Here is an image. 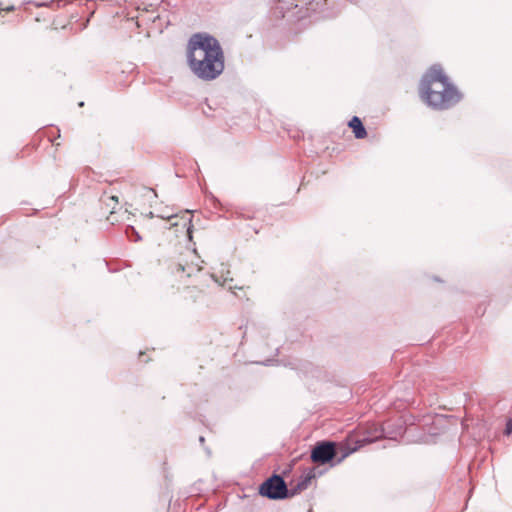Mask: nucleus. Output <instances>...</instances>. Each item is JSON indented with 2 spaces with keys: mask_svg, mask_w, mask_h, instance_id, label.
<instances>
[{
  "mask_svg": "<svg viewBox=\"0 0 512 512\" xmlns=\"http://www.w3.org/2000/svg\"><path fill=\"white\" fill-rule=\"evenodd\" d=\"M186 60L190 71L205 82L217 79L225 69V55L219 40L206 32L194 33L189 38Z\"/></svg>",
  "mask_w": 512,
  "mask_h": 512,
  "instance_id": "nucleus-1",
  "label": "nucleus"
},
{
  "mask_svg": "<svg viewBox=\"0 0 512 512\" xmlns=\"http://www.w3.org/2000/svg\"><path fill=\"white\" fill-rule=\"evenodd\" d=\"M419 92L423 101L434 110H447L463 97L458 88L450 82L440 64H433L422 76Z\"/></svg>",
  "mask_w": 512,
  "mask_h": 512,
  "instance_id": "nucleus-2",
  "label": "nucleus"
},
{
  "mask_svg": "<svg viewBox=\"0 0 512 512\" xmlns=\"http://www.w3.org/2000/svg\"><path fill=\"white\" fill-rule=\"evenodd\" d=\"M258 493L269 500H285L291 497L284 477L277 473H273L259 485Z\"/></svg>",
  "mask_w": 512,
  "mask_h": 512,
  "instance_id": "nucleus-3",
  "label": "nucleus"
},
{
  "mask_svg": "<svg viewBox=\"0 0 512 512\" xmlns=\"http://www.w3.org/2000/svg\"><path fill=\"white\" fill-rule=\"evenodd\" d=\"M338 455V443L330 440L316 442L310 451V460L316 465L336 466V457Z\"/></svg>",
  "mask_w": 512,
  "mask_h": 512,
  "instance_id": "nucleus-4",
  "label": "nucleus"
},
{
  "mask_svg": "<svg viewBox=\"0 0 512 512\" xmlns=\"http://www.w3.org/2000/svg\"><path fill=\"white\" fill-rule=\"evenodd\" d=\"M383 431H380L378 435L371 436L370 433H365L361 438L357 439L355 441V445L353 447H350L349 445H339L338 444V451H341V455L336 457V465L340 464L346 457H348L350 454L354 453L358 449L364 447L367 444L374 443L378 439L382 438Z\"/></svg>",
  "mask_w": 512,
  "mask_h": 512,
  "instance_id": "nucleus-5",
  "label": "nucleus"
},
{
  "mask_svg": "<svg viewBox=\"0 0 512 512\" xmlns=\"http://www.w3.org/2000/svg\"><path fill=\"white\" fill-rule=\"evenodd\" d=\"M383 431H380L378 435L371 436L370 433H365L361 438L357 439L355 441V445L353 447H350L349 445H339L338 444V451H341V455L336 457V465L340 464L346 457H348L350 454L354 453L358 449L364 447L367 444L374 443L378 439L382 438Z\"/></svg>",
  "mask_w": 512,
  "mask_h": 512,
  "instance_id": "nucleus-6",
  "label": "nucleus"
},
{
  "mask_svg": "<svg viewBox=\"0 0 512 512\" xmlns=\"http://www.w3.org/2000/svg\"><path fill=\"white\" fill-rule=\"evenodd\" d=\"M315 470L316 469L314 467H312V468H308L303 473V475L300 477V480L298 481L296 486L290 489L291 497L297 495L301 491L308 488L309 484L311 483V480L316 477Z\"/></svg>",
  "mask_w": 512,
  "mask_h": 512,
  "instance_id": "nucleus-7",
  "label": "nucleus"
},
{
  "mask_svg": "<svg viewBox=\"0 0 512 512\" xmlns=\"http://www.w3.org/2000/svg\"><path fill=\"white\" fill-rule=\"evenodd\" d=\"M348 126L352 129L355 138L363 139L367 136L366 128L359 117L353 116L349 121Z\"/></svg>",
  "mask_w": 512,
  "mask_h": 512,
  "instance_id": "nucleus-8",
  "label": "nucleus"
},
{
  "mask_svg": "<svg viewBox=\"0 0 512 512\" xmlns=\"http://www.w3.org/2000/svg\"><path fill=\"white\" fill-rule=\"evenodd\" d=\"M125 233L130 241L139 242L142 240V237L138 233V231L131 225H128L125 229Z\"/></svg>",
  "mask_w": 512,
  "mask_h": 512,
  "instance_id": "nucleus-9",
  "label": "nucleus"
},
{
  "mask_svg": "<svg viewBox=\"0 0 512 512\" xmlns=\"http://www.w3.org/2000/svg\"><path fill=\"white\" fill-rule=\"evenodd\" d=\"M512 433V418L508 419L505 426V434L510 435Z\"/></svg>",
  "mask_w": 512,
  "mask_h": 512,
  "instance_id": "nucleus-10",
  "label": "nucleus"
},
{
  "mask_svg": "<svg viewBox=\"0 0 512 512\" xmlns=\"http://www.w3.org/2000/svg\"><path fill=\"white\" fill-rule=\"evenodd\" d=\"M188 224H189V227L187 229V233H188L189 237H191V233H192V230H191L192 229V219L191 218L188 220Z\"/></svg>",
  "mask_w": 512,
  "mask_h": 512,
  "instance_id": "nucleus-11",
  "label": "nucleus"
},
{
  "mask_svg": "<svg viewBox=\"0 0 512 512\" xmlns=\"http://www.w3.org/2000/svg\"><path fill=\"white\" fill-rule=\"evenodd\" d=\"M175 216H176V215H167V216H166V215H161L160 217H161V218H163V219H164V218H166V219H171V218H174Z\"/></svg>",
  "mask_w": 512,
  "mask_h": 512,
  "instance_id": "nucleus-12",
  "label": "nucleus"
},
{
  "mask_svg": "<svg viewBox=\"0 0 512 512\" xmlns=\"http://www.w3.org/2000/svg\"><path fill=\"white\" fill-rule=\"evenodd\" d=\"M199 443H200L201 445H203V444L205 443V438H204V436H200V437H199Z\"/></svg>",
  "mask_w": 512,
  "mask_h": 512,
  "instance_id": "nucleus-13",
  "label": "nucleus"
},
{
  "mask_svg": "<svg viewBox=\"0 0 512 512\" xmlns=\"http://www.w3.org/2000/svg\"><path fill=\"white\" fill-rule=\"evenodd\" d=\"M111 200H113L116 204L118 203V197L117 196H111Z\"/></svg>",
  "mask_w": 512,
  "mask_h": 512,
  "instance_id": "nucleus-14",
  "label": "nucleus"
},
{
  "mask_svg": "<svg viewBox=\"0 0 512 512\" xmlns=\"http://www.w3.org/2000/svg\"><path fill=\"white\" fill-rule=\"evenodd\" d=\"M271 362H272V360H267V361L264 363V365H265V366H268V365H270V363H271Z\"/></svg>",
  "mask_w": 512,
  "mask_h": 512,
  "instance_id": "nucleus-15",
  "label": "nucleus"
},
{
  "mask_svg": "<svg viewBox=\"0 0 512 512\" xmlns=\"http://www.w3.org/2000/svg\"><path fill=\"white\" fill-rule=\"evenodd\" d=\"M6 10H7V11H12V10H14V6H10V7H8Z\"/></svg>",
  "mask_w": 512,
  "mask_h": 512,
  "instance_id": "nucleus-16",
  "label": "nucleus"
},
{
  "mask_svg": "<svg viewBox=\"0 0 512 512\" xmlns=\"http://www.w3.org/2000/svg\"><path fill=\"white\" fill-rule=\"evenodd\" d=\"M78 105H79V107H82V106H84V102H83V101H81V102H79V104H78Z\"/></svg>",
  "mask_w": 512,
  "mask_h": 512,
  "instance_id": "nucleus-17",
  "label": "nucleus"
},
{
  "mask_svg": "<svg viewBox=\"0 0 512 512\" xmlns=\"http://www.w3.org/2000/svg\"><path fill=\"white\" fill-rule=\"evenodd\" d=\"M180 268H181V270H182L183 272L185 271V267H184V266H181V265H180Z\"/></svg>",
  "mask_w": 512,
  "mask_h": 512,
  "instance_id": "nucleus-18",
  "label": "nucleus"
}]
</instances>
